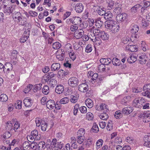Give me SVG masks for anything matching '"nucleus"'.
I'll return each mask as SVG.
<instances>
[{"label": "nucleus", "instance_id": "39", "mask_svg": "<svg viewBox=\"0 0 150 150\" xmlns=\"http://www.w3.org/2000/svg\"><path fill=\"white\" fill-rule=\"evenodd\" d=\"M100 110H103V112H107L108 110L107 105L105 103H101L100 106Z\"/></svg>", "mask_w": 150, "mask_h": 150}, {"label": "nucleus", "instance_id": "59", "mask_svg": "<svg viewBox=\"0 0 150 150\" xmlns=\"http://www.w3.org/2000/svg\"><path fill=\"white\" fill-rule=\"evenodd\" d=\"M35 121L37 126L39 127L43 121H42L40 118H37L36 119Z\"/></svg>", "mask_w": 150, "mask_h": 150}, {"label": "nucleus", "instance_id": "31", "mask_svg": "<svg viewBox=\"0 0 150 150\" xmlns=\"http://www.w3.org/2000/svg\"><path fill=\"white\" fill-rule=\"evenodd\" d=\"M12 124L10 122H7L6 123V129L7 131H10L13 129Z\"/></svg>", "mask_w": 150, "mask_h": 150}, {"label": "nucleus", "instance_id": "43", "mask_svg": "<svg viewBox=\"0 0 150 150\" xmlns=\"http://www.w3.org/2000/svg\"><path fill=\"white\" fill-rule=\"evenodd\" d=\"M47 126V123L45 122V121H43L41 125V129L43 131H45Z\"/></svg>", "mask_w": 150, "mask_h": 150}, {"label": "nucleus", "instance_id": "57", "mask_svg": "<svg viewBox=\"0 0 150 150\" xmlns=\"http://www.w3.org/2000/svg\"><path fill=\"white\" fill-rule=\"evenodd\" d=\"M79 110L82 113L85 114L87 112V108L84 106H82L79 108Z\"/></svg>", "mask_w": 150, "mask_h": 150}, {"label": "nucleus", "instance_id": "28", "mask_svg": "<svg viewBox=\"0 0 150 150\" xmlns=\"http://www.w3.org/2000/svg\"><path fill=\"white\" fill-rule=\"evenodd\" d=\"M85 130L84 129L81 128L77 132V136L79 137H84L83 136L85 134Z\"/></svg>", "mask_w": 150, "mask_h": 150}, {"label": "nucleus", "instance_id": "22", "mask_svg": "<svg viewBox=\"0 0 150 150\" xmlns=\"http://www.w3.org/2000/svg\"><path fill=\"white\" fill-rule=\"evenodd\" d=\"M104 17L105 19L108 20V21L110 20V19L112 17L113 15L110 11H108L106 13L105 12Z\"/></svg>", "mask_w": 150, "mask_h": 150}, {"label": "nucleus", "instance_id": "8", "mask_svg": "<svg viewBox=\"0 0 150 150\" xmlns=\"http://www.w3.org/2000/svg\"><path fill=\"white\" fill-rule=\"evenodd\" d=\"M23 103L26 107H29L32 105L33 101L31 98L27 97L24 98L23 100Z\"/></svg>", "mask_w": 150, "mask_h": 150}, {"label": "nucleus", "instance_id": "42", "mask_svg": "<svg viewBox=\"0 0 150 150\" xmlns=\"http://www.w3.org/2000/svg\"><path fill=\"white\" fill-rule=\"evenodd\" d=\"M142 94L143 96L150 99V92L148 90H143V91L142 93Z\"/></svg>", "mask_w": 150, "mask_h": 150}, {"label": "nucleus", "instance_id": "30", "mask_svg": "<svg viewBox=\"0 0 150 150\" xmlns=\"http://www.w3.org/2000/svg\"><path fill=\"white\" fill-rule=\"evenodd\" d=\"M106 2L108 4V7L112 8L114 6L115 4L114 0H106Z\"/></svg>", "mask_w": 150, "mask_h": 150}, {"label": "nucleus", "instance_id": "15", "mask_svg": "<svg viewBox=\"0 0 150 150\" xmlns=\"http://www.w3.org/2000/svg\"><path fill=\"white\" fill-rule=\"evenodd\" d=\"M31 134L32 137H35V139L36 140H39L40 139V135L38 134V132L36 130H34L31 132Z\"/></svg>", "mask_w": 150, "mask_h": 150}, {"label": "nucleus", "instance_id": "29", "mask_svg": "<svg viewBox=\"0 0 150 150\" xmlns=\"http://www.w3.org/2000/svg\"><path fill=\"white\" fill-rule=\"evenodd\" d=\"M99 131V128L97 125L96 123L93 124V126L91 129V132L97 133Z\"/></svg>", "mask_w": 150, "mask_h": 150}, {"label": "nucleus", "instance_id": "49", "mask_svg": "<svg viewBox=\"0 0 150 150\" xmlns=\"http://www.w3.org/2000/svg\"><path fill=\"white\" fill-rule=\"evenodd\" d=\"M112 124L113 122L112 121H108L107 126L106 127L107 129V130L110 131L112 129Z\"/></svg>", "mask_w": 150, "mask_h": 150}, {"label": "nucleus", "instance_id": "12", "mask_svg": "<svg viewBox=\"0 0 150 150\" xmlns=\"http://www.w3.org/2000/svg\"><path fill=\"white\" fill-rule=\"evenodd\" d=\"M133 110V108L131 106L127 107L123 109L122 112L124 114L128 115L131 113Z\"/></svg>", "mask_w": 150, "mask_h": 150}, {"label": "nucleus", "instance_id": "13", "mask_svg": "<svg viewBox=\"0 0 150 150\" xmlns=\"http://www.w3.org/2000/svg\"><path fill=\"white\" fill-rule=\"evenodd\" d=\"M75 10L77 13H81L83 10V6L81 3H77L75 6Z\"/></svg>", "mask_w": 150, "mask_h": 150}, {"label": "nucleus", "instance_id": "62", "mask_svg": "<svg viewBox=\"0 0 150 150\" xmlns=\"http://www.w3.org/2000/svg\"><path fill=\"white\" fill-rule=\"evenodd\" d=\"M85 139L84 137H79L78 136H77L76 139V141L77 142L81 144L82 143Z\"/></svg>", "mask_w": 150, "mask_h": 150}, {"label": "nucleus", "instance_id": "33", "mask_svg": "<svg viewBox=\"0 0 150 150\" xmlns=\"http://www.w3.org/2000/svg\"><path fill=\"white\" fill-rule=\"evenodd\" d=\"M105 112H104L101 113L99 116V117L103 120H107L108 118V115Z\"/></svg>", "mask_w": 150, "mask_h": 150}, {"label": "nucleus", "instance_id": "54", "mask_svg": "<svg viewBox=\"0 0 150 150\" xmlns=\"http://www.w3.org/2000/svg\"><path fill=\"white\" fill-rule=\"evenodd\" d=\"M114 116L116 118L119 119L122 117V115L120 111H118L115 112L114 114Z\"/></svg>", "mask_w": 150, "mask_h": 150}, {"label": "nucleus", "instance_id": "11", "mask_svg": "<svg viewBox=\"0 0 150 150\" xmlns=\"http://www.w3.org/2000/svg\"><path fill=\"white\" fill-rule=\"evenodd\" d=\"M46 106L49 109H52L55 106V103L53 100H50L46 102Z\"/></svg>", "mask_w": 150, "mask_h": 150}, {"label": "nucleus", "instance_id": "6", "mask_svg": "<svg viewBox=\"0 0 150 150\" xmlns=\"http://www.w3.org/2000/svg\"><path fill=\"white\" fill-rule=\"evenodd\" d=\"M78 82L77 79L74 77L71 78L68 81L69 85L72 87H74L76 86Z\"/></svg>", "mask_w": 150, "mask_h": 150}, {"label": "nucleus", "instance_id": "52", "mask_svg": "<svg viewBox=\"0 0 150 150\" xmlns=\"http://www.w3.org/2000/svg\"><path fill=\"white\" fill-rule=\"evenodd\" d=\"M141 7V6L139 4L136 5L131 8V11L132 12H135Z\"/></svg>", "mask_w": 150, "mask_h": 150}, {"label": "nucleus", "instance_id": "9", "mask_svg": "<svg viewBox=\"0 0 150 150\" xmlns=\"http://www.w3.org/2000/svg\"><path fill=\"white\" fill-rule=\"evenodd\" d=\"M78 88L79 91L83 93L86 92L88 89V85L85 83H82L79 85Z\"/></svg>", "mask_w": 150, "mask_h": 150}, {"label": "nucleus", "instance_id": "40", "mask_svg": "<svg viewBox=\"0 0 150 150\" xmlns=\"http://www.w3.org/2000/svg\"><path fill=\"white\" fill-rule=\"evenodd\" d=\"M42 84L39 83L34 85L33 87L34 91V92H36L40 90L42 88Z\"/></svg>", "mask_w": 150, "mask_h": 150}, {"label": "nucleus", "instance_id": "20", "mask_svg": "<svg viewBox=\"0 0 150 150\" xmlns=\"http://www.w3.org/2000/svg\"><path fill=\"white\" fill-rule=\"evenodd\" d=\"M120 27L117 24L114 26L111 27L109 29V31H111L112 33H115L119 31Z\"/></svg>", "mask_w": 150, "mask_h": 150}, {"label": "nucleus", "instance_id": "18", "mask_svg": "<svg viewBox=\"0 0 150 150\" xmlns=\"http://www.w3.org/2000/svg\"><path fill=\"white\" fill-rule=\"evenodd\" d=\"M64 91V87L62 85H58L56 87L55 91L58 94L62 93Z\"/></svg>", "mask_w": 150, "mask_h": 150}, {"label": "nucleus", "instance_id": "60", "mask_svg": "<svg viewBox=\"0 0 150 150\" xmlns=\"http://www.w3.org/2000/svg\"><path fill=\"white\" fill-rule=\"evenodd\" d=\"M126 142L130 144H133L134 143V139L132 137H128L126 138Z\"/></svg>", "mask_w": 150, "mask_h": 150}, {"label": "nucleus", "instance_id": "63", "mask_svg": "<svg viewBox=\"0 0 150 150\" xmlns=\"http://www.w3.org/2000/svg\"><path fill=\"white\" fill-rule=\"evenodd\" d=\"M140 116V117H147V116L150 117V111H148L146 113L144 112L142 113H141Z\"/></svg>", "mask_w": 150, "mask_h": 150}, {"label": "nucleus", "instance_id": "17", "mask_svg": "<svg viewBox=\"0 0 150 150\" xmlns=\"http://www.w3.org/2000/svg\"><path fill=\"white\" fill-rule=\"evenodd\" d=\"M91 40L93 42L94 44L96 45H100L102 43L100 38L98 36H96L95 38H92Z\"/></svg>", "mask_w": 150, "mask_h": 150}, {"label": "nucleus", "instance_id": "61", "mask_svg": "<svg viewBox=\"0 0 150 150\" xmlns=\"http://www.w3.org/2000/svg\"><path fill=\"white\" fill-rule=\"evenodd\" d=\"M130 41L129 38L124 37L122 38V43L124 44H129V43L130 42Z\"/></svg>", "mask_w": 150, "mask_h": 150}, {"label": "nucleus", "instance_id": "3", "mask_svg": "<svg viewBox=\"0 0 150 150\" xmlns=\"http://www.w3.org/2000/svg\"><path fill=\"white\" fill-rule=\"evenodd\" d=\"M81 20L80 18L75 16L73 17V18L67 19L66 22L68 23L70 21L74 25H77L80 24V23H81Z\"/></svg>", "mask_w": 150, "mask_h": 150}, {"label": "nucleus", "instance_id": "7", "mask_svg": "<svg viewBox=\"0 0 150 150\" xmlns=\"http://www.w3.org/2000/svg\"><path fill=\"white\" fill-rule=\"evenodd\" d=\"M117 24L116 21L113 20H111L105 22V27L108 29H109L111 27L114 26Z\"/></svg>", "mask_w": 150, "mask_h": 150}, {"label": "nucleus", "instance_id": "5", "mask_svg": "<svg viewBox=\"0 0 150 150\" xmlns=\"http://www.w3.org/2000/svg\"><path fill=\"white\" fill-rule=\"evenodd\" d=\"M113 8H115L114 11L115 13H119L122 11V5L119 2L117 1L115 2L114 6Z\"/></svg>", "mask_w": 150, "mask_h": 150}, {"label": "nucleus", "instance_id": "14", "mask_svg": "<svg viewBox=\"0 0 150 150\" xmlns=\"http://www.w3.org/2000/svg\"><path fill=\"white\" fill-rule=\"evenodd\" d=\"M126 49L131 52H136L137 50V47L134 45H127L126 47Z\"/></svg>", "mask_w": 150, "mask_h": 150}, {"label": "nucleus", "instance_id": "26", "mask_svg": "<svg viewBox=\"0 0 150 150\" xmlns=\"http://www.w3.org/2000/svg\"><path fill=\"white\" fill-rule=\"evenodd\" d=\"M103 141L101 139H99L96 142V148L97 149H99L103 145Z\"/></svg>", "mask_w": 150, "mask_h": 150}, {"label": "nucleus", "instance_id": "16", "mask_svg": "<svg viewBox=\"0 0 150 150\" xmlns=\"http://www.w3.org/2000/svg\"><path fill=\"white\" fill-rule=\"evenodd\" d=\"M111 62V59L110 58H102L100 60V63L103 65H108Z\"/></svg>", "mask_w": 150, "mask_h": 150}, {"label": "nucleus", "instance_id": "41", "mask_svg": "<svg viewBox=\"0 0 150 150\" xmlns=\"http://www.w3.org/2000/svg\"><path fill=\"white\" fill-rule=\"evenodd\" d=\"M22 102L21 100H17L15 104V107L16 109H21L22 108Z\"/></svg>", "mask_w": 150, "mask_h": 150}, {"label": "nucleus", "instance_id": "10", "mask_svg": "<svg viewBox=\"0 0 150 150\" xmlns=\"http://www.w3.org/2000/svg\"><path fill=\"white\" fill-rule=\"evenodd\" d=\"M127 17V15L126 13H119L117 16L116 19L119 21L122 22L125 20Z\"/></svg>", "mask_w": 150, "mask_h": 150}, {"label": "nucleus", "instance_id": "38", "mask_svg": "<svg viewBox=\"0 0 150 150\" xmlns=\"http://www.w3.org/2000/svg\"><path fill=\"white\" fill-rule=\"evenodd\" d=\"M8 97L5 94H2L0 96V100L3 102H6L8 100Z\"/></svg>", "mask_w": 150, "mask_h": 150}, {"label": "nucleus", "instance_id": "51", "mask_svg": "<svg viewBox=\"0 0 150 150\" xmlns=\"http://www.w3.org/2000/svg\"><path fill=\"white\" fill-rule=\"evenodd\" d=\"M50 86L52 87H54L57 84V81L54 79H52L49 81Z\"/></svg>", "mask_w": 150, "mask_h": 150}, {"label": "nucleus", "instance_id": "55", "mask_svg": "<svg viewBox=\"0 0 150 150\" xmlns=\"http://www.w3.org/2000/svg\"><path fill=\"white\" fill-rule=\"evenodd\" d=\"M33 87V85L31 84H29L24 89V92L25 93H28L31 89Z\"/></svg>", "mask_w": 150, "mask_h": 150}, {"label": "nucleus", "instance_id": "45", "mask_svg": "<svg viewBox=\"0 0 150 150\" xmlns=\"http://www.w3.org/2000/svg\"><path fill=\"white\" fill-rule=\"evenodd\" d=\"M20 124L19 122L17 121L16 122L14 125L13 130L15 132H18V129L20 127Z\"/></svg>", "mask_w": 150, "mask_h": 150}, {"label": "nucleus", "instance_id": "21", "mask_svg": "<svg viewBox=\"0 0 150 150\" xmlns=\"http://www.w3.org/2000/svg\"><path fill=\"white\" fill-rule=\"evenodd\" d=\"M51 78L50 74L49 73L46 74L42 77V81L43 83L48 82Z\"/></svg>", "mask_w": 150, "mask_h": 150}, {"label": "nucleus", "instance_id": "50", "mask_svg": "<svg viewBox=\"0 0 150 150\" xmlns=\"http://www.w3.org/2000/svg\"><path fill=\"white\" fill-rule=\"evenodd\" d=\"M92 50V45L90 44H88L86 47L85 52L87 53H89Z\"/></svg>", "mask_w": 150, "mask_h": 150}, {"label": "nucleus", "instance_id": "56", "mask_svg": "<svg viewBox=\"0 0 150 150\" xmlns=\"http://www.w3.org/2000/svg\"><path fill=\"white\" fill-rule=\"evenodd\" d=\"M144 5L145 6H146V7H142L141 8V12H143L144 10L145 9V8L149 6L150 5V2L148 1H146V2H144Z\"/></svg>", "mask_w": 150, "mask_h": 150}, {"label": "nucleus", "instance_id": "36", "mask_svg": "<svg viewBox=\"0 0 150 150\" xmlns=\"http://www.w3.org/2000/svg\"><path fill=\"white\" fill-rule=\"evenodd\" d=\"M61 47V45L59 42H56L52 44L53 48L55 50L58 49Z\"/></svg>", "mask_w": 150, "mask_h": 150}, {"label": "nucleus", "instance_id": "44", "mask_svg": "<svg viewBox=\"0 0 150 150\" xmlns=\"http://www.w3.org/2000/svg\"><path fill=\"white\" fill-rule=\"evenodd\" d=\"M93 118V114L90 112H87L86 114V118L89 120H92Z\"/></svg>", "mask_w": 150, "mask_h": 150}, {"label": "nucleus", "instance_id": "58", "mask_svg": "<svg viewBox=\"0 0 150 150\" xmlns=\"http://www.w3.org/2000/svg\"><path fill=\"white\" fill-rule=\"evenodd\" d=\"M98 76V74L95 73L92 75L91 81V82H95Z\"/></svg>", "mask_w": 150, "mask_h": 150}, {"label": "nucleus", "instance_id": "25", "mask_svg": "<svg viewBox=\"0 0 150 150\" xmlns=\"http://www.w3.org/2000/svg\"><path fill=\"white\" fill-rule=\"evenodd\" d=\"M113 64L115 66H120L121 64L120 61L117 58H113L112 60Z\"/></svg>", "mask_w": 150, "mask_h": 150}, {"label": "nucleus", "instance_id": "19", "mask_svg": "<svg viewBox=\"0 0 150 150\" xmlns=\"http://www.w3.org/2000/svg\"><path fill=\"white\" fill-rule=\"evenodd\" d=\"M46 147L45 143L44 141L40 142L37 145V148L38 150H44Z\"/></svg>", "mask_w": 150, "mask_h": 150}, {"label": "nucleus", "instance_id": "48", "mask_svg": "<svg viewBox=\"0 0 150 150\" xmlns=\"http://www.w3.org/2000/svg\"><path fill=\"white\" fill-rule=\"evenodd\" d=\"M69 100L67 97H64L60 100L59 103L62 104H66L68 102Z\"/></svg>", "mask_w": 150, "mask_h": 150}, {"label": "nucleus", "instance_id": "37", "mask_svg": "<svg viewBox=\"0 0 150 150\" xmlns=\"http://www.w3.org/2000/svg\"><path fill=\"white\" fill-rule=\"evenodd\" d=\"M96 26L98 28H101L103 24V22L99 20H96L95 22Z\"/></svg>", "mask_w": 150, "mask_h": 150}, {"label": "nucleus", "instance_id": "46", "mask_svg": "<svg viewBox=\"0 0 150 150\" xmlns=\"http://www.w3.org/2000/svg\"><path fill=\"white\" fill-rule=\"evenodd\" d=\"M79 108V104H76L75 105L73 110L74 115H77Z\"/></svg>", "mask_w": 150, "mask_h": 150}, {"label": "nucleus", "instance_id": "34", "mask_svg": "<svg viewBox=\"0 0 150 150\" xmlns=\"http://www.w3.org/2000/svg\"><path fill=\"white\" fill-rule=\"evenodd\" d=\"M42 92L44 94L47 95L50 92L48 86L47 85L44 86L42 89Z\"/></svg>", "mask_w": 150, "mask_h": 150}, {"label": "nucleus", "instance_id": "1", "mask_svg": "<svg viewBox=\"0 0 150 150\" xmlns=\"http://www.w3.org/2000/svg\"><path fill=\"white\" fill-rule=\"evenodd\" d=\"M93 33L96 36L101 38L103 40L108 39L109 36L104 31L98 29H95L93 30Z\"/></svg>", "mask_w": 150, "mask_h": 150}, {"label": "nucleus", "instance_id": "64", "mask_svg": "<svg viewBox=\"0 0 150 150\" xmlns=\"http://www.w3.org/2000/svg\"><path fill=\"white\" fill-rule=\"evenodd\" d=\"M71 98L70 101L71 102L75 103L77 102L78 98L76 96L72 95L71 97Z\"/></svg>", "mask_w": 150, "mask_h": 150}, {"label": "nucleus", "instance_id": "24", "mask_svg": "<svg viewBox=\"0 0 150 150\" xmlns=\"http://www.w3.org/2000/svg\"><path fill=\"white\" fill-rule=\"evenodd\" d=\"M105 9L104 8H102L98 7L96 11L99 15L104 16L105 13Z\"/></svg>", "mask_w": 150, "mask_h": 150}, {"label": "nucleus", "instance_id": "53", "mask_svg": "<svg viewBox=\"0 0 150 150\" xmlns=\"http://www.w3.org/2000/svg\"><path fill=\"white\" fill-rule=\"evenodd\" d=\"M18 53V52L16 50H13L11 53V58L17 59Z\"/></svg>", "mask_w": 150, "mask_h": 150}, {"label": "nucleus", "instance_id": "32", "mask_svg": "<svg viewBox=\"0 0 150 150\" xmlns=\"http://www.w3.org/2000/svg\"><path fill=\"white\" fill-rule=\"evenodd\" d=\"M30 144L28 142L26 141L24 142L23 144V149L29 150L30 149Z\"/></svg>", "mask_w": 150, "mask_h": 150}, {"label": "nucleus", "instance_id": "23", "mask_svg": "<svg viewBox=\"0 0 150 150\" xmlns=\"http://www.w3.org/2000/svg\"><path fill=\"white\" fill-rule=\"evenodd\" d=\"M85 103L86 105L89 108H91L93 106V102L90 98L87 99L85 100Z\"/></svg>", "mask_w": 150, "mask_h": 150}, {"label": "nucleus", "instance_id": "2", "mask_svg": "<svg viewBox=\"0 0 150 150\" xmlns=\"http://www.w3.org/2000/svg\"><path fill=\"white\" fill-rule=\"evenodd\" d=\"M135 99L133 101V106L137 108H141V105H143L142 103L141 104V102L142 101V102L144 103L145 102V100L142 97L138 96L135 95L134 98Z\"/></svg>", "mask_w": 150, "mask_h": 150}, {"label": "nucleus", "instance_id": "4", "mask_svg": "<svg viewBox=\"0 0 150 150\" xmlns=\"http://www.w3.org/2000/svg\"><path fill=\"white\" fill-rule=\"evenodd\" d=\"M56 54L57 58L59 60H63L65 57V52L63 49H61V51L57 50L56 52Z\"/></svg>", "mask_w": 150, "mask_h": 150}, {"label": "nucleus", "instance_id": "47", "mask_svg": "<svg viewBox=\"0 0 150 150\" xmlns=\"http://www.w3.org/2000/svg\"><path fill=\"white\" fill-rule=\"evenodd\" d=\"M57 139H53L51 143V144L50 145H51L53 148H55L56 147H57Z\"/></svg>", "mask_w": 150, "mask_h": 150}, {"label": "nucleus", "instance_id": "27", "mask_svg": "<svg viewBox=\"0 0 150 150\" xmlns=\"http://www.w3.org/2000/svg\"><path fill=\"white\" fill-rule=\"evenodd\" d=\"M139 29V26L137 25H134L132 27V28L131 30V32L132 34H135L138 31Z\"/></svg>", "mask_w": 150, "mask_h": 150}, {"label": "nucleus", "instance_id": "35", "mask_svg": "<svg viewBox=\"0 0 150 150\" xmlns=\"http://www.w3.org/2000/svg\"><path fill=\"white\" fill-rule=\"evenodd\" d=\"M65 48L66 52H70L73 51L71 45L69 43H67L66 45Z\"/></svg>", "mask_w": 150, "mask_h": 150}]
</instances>
